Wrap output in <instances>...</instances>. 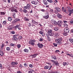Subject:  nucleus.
<instances>
[{"label": "nucleus", "mask_w": 73, "mask_h": 73, "mask_svg": "<svg viewBox=\"0 0 73 73\" xmlns=\"http://www.w3.org/2000/svg\"><path fill=\"white\" fill-rule=\"evenodd\" d=\"M62 40V38L61 37H59L58 39L55 40V41L58 45H61L62 44L61 41Z\"/></svg>", "instance_id": "obj_1"}, {"label": "nucleus", "mask_w": 73, "mask_h": 73, "mask_svg": "<svg viewBox=\"0 0 73 73\" xmlns=\"http://www.w3.org/2000/svg\"><path fill=\"white\" fill-rule=\"evenodd\" d=\"M69 28L66 27L64 29V36H67V35L69 32Z\"/></svg>", "instance_id": "obj_2"}, {"label": "nucleus", "mask_w": 73, "mask_h": 73, "mask_svg": "<svg viewBox=\"0 0 73 73\" xmlns=\"http://www.w3.org/2000/svg\"><path fill=\"white\" fill-rule=\"evenodd\" d=\"M52 62H53L55 65L56 66H58L59 65V63L56 60H51Z\"/></svg>", "instance_id": "obj_3"}, {"label": "nucleus", "mask_w": 73, "mask_h": 73, "mask_svg": "<svg viewBox=\"0 0 73 73\" xmlns=\"http://www.w3.org/2000/svg\"><path fill=\"white\" fill-rule=\"evenodd\" d=\"M52 67V66L51 65H50V66H44V69H49V70H50V69H51Z\"/></svg>", "instance_id": "obj_4"}, {"label": "nucleus", "mask_w": 73, "mask_h": 73, "mask_svg": "<svg viewBox=\"0 0 73 73\" xmlns=\"http://www.w3.org/2000/svg\"><path fill=\"white\" fill-rule=\"evenodd\" d=\"M62 21H58V24L59 27L61 26L62 25Z\"/></svg>", "instance_id": "obj_5"}, {"label": "nucleus", "mask_w": 73, "mask_h": 73, "mask_svg": "<svg viewBox=\"0 0 73 73\" xmlns=\"http://www.w3.org/2000/svg\"><path fill=\"white\" fill-rule=\"evenodd\" d=\"M37 45L38 46L39 48H42V46H43V45L42 44L38 43L37 44Z\"/></svg>", "instance_id": "obj_6"}, {"label": "nucleus", "mask_w": 73, "mask_h": 73, "mask_svg": "<svg viewBox=\"0 0 73 73\" xmlns=\"http://www.w3.org/2000/svg\"><path fill=\"white\" fill-rule=\"evenodd\" d=\"M48 33L49 36H53V35H54V33L53 32H48Z\"/></svg>", "instance_id": "obj_7"}, {"label": "nucleus", "mask_w": 73, "mask_h": 73, "mask_svg": "<svg viewBox=\"0 0 73 73\" xmlns=\"http://www.w3.org/2000/svg\"><path fill=\"white\" fill-rule=\"evenodd\" d=\"M13 25H12L9 26V27H7V29L9 30H11V29H13Z\"/></svg>", "instance_id": "obj_8"}, {"label": "nucleus", "mask_w": 73, "mask_h": 73, "mask_svg": "<svg viewBox=\"0 0 73 73\" xmlns=\"http://www.w3.org/2000/svg\"><path fill=\"white\" fill-rule=\"evenodd\" d=\"M31 3L35 5H36L38 4V2L36 1H33L31 2Z\"/></svg>", "instance_id": "obj_9"}, {"label": "nucleus", "mask_w": 73, "mask_h": 73, "mask_svg": "<svg viewBox=\"0 0 73 73\" xmlns=\"http://www.w3.org/2000/svg\"><path fill=\"white\" fill-rule=\"evenodd\" d=\"M43 3L44 5H48V3H47V1L46 0H43Z\"/></svg>", "instance_id": "obj_10"}, {"label": "nucleus", "mask_w": 73, "mask_h": 73, "mask_svg": "<svg viewBox=\"0 0 73 73\" xmlns=\"http://www.w3.org/2000/svg\"><path fill=\"white\" fill-rule=\"evenodd\" d=\"M55 9L58 12H60V11H61V9L58 7H56Z\"/></svg>", "instance_id": "obj_11"}, {"label": "nucleus", "mask_w": 73, "mask_h": 73, "mask_svg": "<svg viewBox=\"0 0 73 73\" xmlns=\"http://www.w3.org/2000/svg\"><path fill=\"white\" fill-rule=\"evenodd\" d=\"M37 55H38V54H35L33 55H31L30 56H32L33 58H35V57H36L37 56Z\"/></svg>", "instance_id": "obj_12"}, {"label": "nucleus", "mask_w": 73, "mask_h": 73, "mask_svg": "<svg viewBox=\"0 0 73 73\" xmlns=\"http://www.w3.org/2000/svg\"><path fill=\"white\" fill-rule=\"evenodd\" d=\"M39 33L40 35H42V34L44 33V30L42 29H41L40 31H39Z\"/></svg>", "instance_id": "obj_13"}, {"label": "nucleus", "mask_w": 73, "mask_h": 73, "mask_svg": "<svg viewBox=\"0 0 73 73\" xmlns=\"http://www.w3.org/2000/svg\"><path fill=\"white\" fill-rule=\"evenodd\" d=\"M57 16L58 18H61L62 17V15H61V14H58Z\"/></svg>", "instance_id": "obj_14"}, {"label": "nucleus", "mask_w": 73, "mask_h": 73, "mask_svg": "<svg viewBox=\"0 0 73 73\" xmlns=\"http://www.w3.org/2000/svg\"><path fill=\"white\" fill-rule=\"evenodd\" d=\"M0 55L2 56L4 55V53L3 52V51H0Z\"/></svg>", "instance_id": "obj_15"}, {"label": "nucleus", "mask_w": 73, "mask_h": 73, "mask_svg": "<svg viewBox=\"0 0 73 73\" xmlns=\"http://www.w3.org/2000/svg\"><path fill=\"white\" fill-rule=\"evenodd\" d=\"M47 37L48 41H50V40H51V39L50 38V37H49V36L48 35H47Z\"/></svg>", "instance_id": "obj_16"}, {"label": "nucleus", "mask_w": 73, "mask_h": 73, "mask_svg": "<svg viewBox=\"0 0 73 73\" xmlns=\"http://www.w3.org/2000/svg\"><path fill=\"white\" fill-rule=\"evenodd\" d=\"M51 58L54 60H56V56H51Z\"/></svg>", "instance_id": "obj_17"}, {"label": "nucleus", "mask_w": 73, "mask_h": 73, "mask_svg": "<svg viewBox=\"0 0 73 73\" xmlns=\"http://www.w3.org/2000/svg\"><path fill=\"white\" fill-rule=\"evenodd\" d=\"M67 8L68 11H69V12H70V11H71V10H70V7L68 6V7H67Z\"/></svg>", "instance_id": "obj_18"}, {"label": "nucleus", "mask_w": 73, "mask_h": 73, "mask_svg": "<svg viewBox=\"0 0 73 73\" xmlns=\"http://www.w3.org/2000/svg\"><path fill=\"white\" fill-rule=\"evenodd\" d=\"M24 52H26L27 53H28V52L29 51V50L27 49H25L24 50Z\"/></svg>", "instance_id": "obj_19"}, {"label": "nucleus", "mask_w": 73, "mask_h": 73, "mask_svg": "<svg viewBox=\"0 0 73 73\" xmlns=\"http://www.w3.org/2000/svg\"><path fill=\"white\" fill-rule=\"evenodd\" d=\"M54 31H58V28L57 27H54Z\"/></svg>", "instance_id": "obj_20"}, {"label": "nucleus", "mask_w": 73, "mask_h": 73, "mask_svg": "<svg viewBox=\"0 0 73 73\" xmlns=\"http://www.w3.org/2000/svg\"><path fill=\"white\" fill-rule=\"evenodd\" d=\"M69 40L71 42V43H72L73 44V39L72 38L69 39Z\"/></svg>", "instance_id": "obj_21"}, {"label": "nucleus", "mask_w": 73, "mask_h": 73, "mask_svg": "<svg viewBox=\"0 0 73 73\" xmlns=\"http://www.w3.org/2000/svg\"><path fill=\"white\" fill-rule=\"evenodd\" d=\"M8 21H11L12 20V18H11V17H9L8 18Z\"/></svg>", "instance_id": "obj_22"}, {"label": "nucleus", "mask_w": 73, "mask_h": 73, "mask_svg": "<svg viewBox=\"0 0 73 73\" xmlns=\"http://www.w3.org/2000/svg\"><path fill=\"white\" fill-rule=\"evenodd\" d=\"M20 21V20L18 18H17L16 19L14 20V21H15V22H16V21Z\"/></svg>", "instance_id": "obj_23"}, {"label": "nucleus", "mask_w": 73, "mask_h": 73, "mask_svg": "<svg viewBox=\"0 0 73 73\" xmlns=\"http://www.w3.org/2000/svg\"><path fill=\"white\" fill-rule=\"evenodd\" d=\"M7 21H5L3 22V25H6L7 24Z\"/></svg>", "instance_id": "obj_24"}, {"label": "nucleus", "mask_w": 73, "mask_h": 73, "mask_svg": "<svg viewBox=\"0 0 73 73\" xmlns=\"http://www.w3.org/2000/svg\"><path fill=\"white\" fill-rule=\"evenodd\" d=\"M47 1L50 3H52L53 2V1H52V0H47Z\"/></svg>", "instance_id": "obj_25"}, {"label": "nucleus", "mask_w": 73, "mask_h": 73, "mask_svg": "<svg viewBox=\"0 0 73 73\" xmlns=\"http://www.w3.org/2000/svg\"><path fill=\"white\" fill-rule=\"evenodd\" d=\"M13 38L14 40H15V41H17V40H18V39L17 37H14Z\"/></svg>", "instance_id": "obj_26"}, {"label": "nucleus", "mask_w": 73, "mask_h": 73, "mask_svg": "<svg viewBox=\"0 0 73 73\" xmlns=\"http://www.w3.org/2000/svg\"><path fill=\"white\" fill-rule=\"evenodd\" d=\"M49 15H47L46 16H45L44 18H45V19H48L49 18Z\"/></svg>", "instance_id": "obj_27"}, {"label": "nucleus", "mask_w": 73, "mask_h": 73, "mask_svg": "<svg viewBox=\"0 0 73 73\" xmlns=\"http://www.w3.org/2000/svg\"><path fill=\"white\" fill-rule=\"evenodd\" d=\"M27 6L28 8H31V4H27Z\"/></svg>", "instance_id": "obj_28"}, {"label": "nucleus", "mask_w": 73, "mask_h": 73, "mask_svg": "<svg viewBox=\"0 0 73 73\" xmlns=\"http://www.w3.org/2000/svg\"><path fill=\"white\" fill-rule=\"evenodd\" d=\"M5 13L4 12H1V15L2 16H4L5 15Z\"/></svg>", "instance_id": "obj_29"}, {"label": "nucleus", "mask_w": 73, "mask_h": 73, "mask_svg": "<svg viewBox=\"0 0 73 73\" xmlns=\"http://www.w3.org/2000/svg\"><path fill=\"white\" fill-rule=\"evenodd\" d=\"M25 20H26V21H29V20L28 19H27V17H25L24 18Z\"/></svg>", "instance_id": "obj_30"}, {"label": "nucleus", "mask_w": 73, "mask_h": 73, "mask_svg": "<svg viewBox=\"0 0 73 73\" xmlns=\"http://www.w3.org/2000/svg\"><path fill=\"white\" fill-rule=\"evenodd\" d=\"M64 27H68V25L66 23H64Z\"/></svg>", "instance_id": "obj_31"}, {"label": "nucleus", "mask_w": 73, "mask_h": 73, "mask_svg": "<svg viewBox=\"0 0 73 73\" xmlns=\"http://www.w3.org/2000/svg\"><path fill=\"white\" fill-rule=\"evenodd\" d=\"M5 45L4 44H2V45L1 46V49H3V46H4Z\"/></svg>", "instance_id": "obj_32"}, {"label": "nucleus", "mask_w": 73, "mask_h": 73, "mask_svg": "<svg viewBox=\"0 0 73 73\" xmlns=\"http://www.w3.org/2000/svg\"><path fill=\"white\" fill-rule=\"evenodd\" d=\"M29 66L30 68H33V65L32 64H29Z\"/></svg>", "instance_id": "obj_33"}, {"label": "nucleus", "mask_w": 73, "mask_h": 73, "mask_svg": "<svg viewBox=\"0 0 73 73\" xmlns=\"http://www.w3.org/2000/svg\"><path fill=\"white\" fill-rule=\"evenodd\" d=\"M53 45H54V46H57V44L54 43Z\"/></svg>", "instance_id": "obj_34"}, {"label": "nucleus", "mask_w": 73, "mask_h": 73, "mask_svg": "<svg viewBox=\"0 0 73 73\" xmlns=\"http://www.w3.org/2000/svg\"><path fill=\"white\" fill-rule=\"evenodd\" d=\"M23 12H24L25 13H27L28 12V11H27V10L25 9L23 10Z\"/></svg>", "instance_id": "obj_35"}, {"label": "nucleus", "mask_w": 73, "mask_h": 73, "mask_svg": "<svg viewBox=\"0 0 73 73\" xmlns=\"http://www.w3.org/2000/svg\"><path fill=\"white\" fill-rule=\"evenodd\" d=\"M11 33H12V34H15V32L13 31H11Z\"/></svg>", "instance_id": "obj_36"}, {"label": "nucleus", "mask_w": 73, "mask_h": 73, "mask_svg": "<svg viewBox=\"0 0 73 73\" xmlns=\"http://www.w3.org/2000/svg\"><path fill=\"white\" fill-rule=\"evenodd\" d=\"M17 47H18V48H20V47H21V45L20 44H18L17 45Z\"/></svg>", "instance_id": "obj_37"}, {"label": "nucleus", "mask_w": 73, "mask_h": 73, "mask_svg": "<svg viewBox=\"0 0 73 73\" xmlns=\"http://www.w3.org/2000/svg\"><path fill=\"white\" fill-rule=\"evenodd\" d=\"M11 65H12V66H14V65H15V62H12L11 63Z\"/></svg>", "instance_id": "obj_38"}, {"label": "nucleus", "mask_w": 73, "mask_h": 73, "mask_svg": "<svg viewBox=\"0 0 73 73\" xmlns=\"http://www.w3.org/2000/svg\"><path fill=\"white\" fill-rule=\"evenodd\" d=\"M50 73H56V72H53V71H52V70H50Z\"/></svg>", "instance_id": "obj_39"}, {"label": "nucleus", "mask_w": 73, "mask_h": 73, "mask_svg": "<svg viewBox=\"0 0 73 73\" xmlns=\"http://www.w3.org/2000/svg\"><path fill=\"white\" fill-rule=\"evenodd\" d=\"M69 44V43L68 42H67L66 43L64 44V45H68Z\"/></svg>", "instance_id": "obj_40"}, {"label": "nucleus", "mask_w": 73, "mask_h": 73, "mask_svg": "<svg viewBox=\"0 0 73 73\" xmlns=\"http://www.w3.org/2000/svg\"><path fill=\"white\" fill-rule=\"evenodd\" d=\"M43 40H44V39H43L42 38H40L39 39V40L40 41H43Z\"/></svg>", "instance_id": "obj_41"}, {"label": "nucleus", "mask_w": 73, "mask_h": 73, "mask_svg": "<svg viewBox=\"0 0 73 73\" xmlns=\"http://www.w3.org/2000/svg\"><path fill=\"white\" fill-rule=\"evenodd\" d=\"M66 65V62H64L63 63V65L64 66H65Z\"/></svg>", "instance_id": "obj_42"}, {"label": "nucleus", "mask_w": 73, "mask_h": 73, "mask_svg": "<svg viewBox=\"0 0 73 73\" xmlns=\"http://www.w3.org/2000/svg\"><path fill=\"white\" fill-rule=\"evenodd\" d=\"M55 53H57L58 52H60V50H56L55 51Z\"/></svg>", "instance_id": "obj_43"}, {"label": "nucleus", "mask_w": 73, "mask_h": 73, "mask_svg": "<svg viewBox=\"0 0 73 73\" xmlns=\"http://www.w3.org/2000/svg\"><path fill=\"white\" fill-rule=\"evenodd\" d=\"M11 48L10 47H8L7 48V50H9Z\"/></svg>", "instance_id": "obj_44"}, {"label": "nucleus", "mask_w": 73, "mask_h": 73, "mask_svg": "<svg viewBox=\"0 0 73 73\" xmlns=\"http://www.w3.org/2000/svg\"><path fill=\"white\" fill-rule=\"evenodd\" d=\"M30 45H33H33H35V43L34 42H33Z\"/></svg>", "instance_id": "obj_45"}, {"label": "nucleus", "mask_w": 73, "mask_h": 73, "mask_svg": "<svg viewBox=\"0 0 73 73\" xmlns=\"http://www.w3.org/2000/svg\"><path fill=\"white\" fill-rule=\"evenodd\" d=\"M14 12H15L17 13V9H14Z\"/></svg>", "instance_id": "obj_46"}, {"label": "nucleus", "mask_w": 73, "mask_h": 73, "mask_svg": "<svg viewBox=\"0 0 73 73\" xmlns=\"http://www.w3.org/2000/svg\"><path fill=\"white\" fill-rule=\"evenodd\" d=\"M24 65L25 66L27 67V66L28 65L26 63H25L24 64Z\"/></svg>", "instance_id": "obj_47"}, {"label": "nucleus", "mask_w": 73, "mask_h": 73, "mask_svg": "<svg viewBox=\"0 0 73 73\" xmlns=\"http://www.w3.org/2000/svg\"><path fill=\"white\" fill-rule=\"evenodd\" d=\"M53 10H52V9H51L50 10V13H53Z\"/></svg>", "instance_id": "obj_48"}, {"label": "nucleus", "mask_w": 73, "mask_h": 73, "mask_svg": "<svg viewBox=\"0 0 73 73\" xmlns=\"http://www.w3.org/2000/svg\"><path fill=\"white\" fill-rule=\"evenodd\" d=\"M54 23L55 24V25H57V24H58V23H57L56 22H54Z\"/></svg>", "instance_id": "obj_49"}, {"label": "nucleus", "mask_w": 73, "mask_h": 73, "mask_svg": "<svg viewBox=\"0 0 73 73\" xmlns=\"http://www.w3.org/2000/svg\"><path fill=\"white\" fill-rule=\"evenodd\" d=\"M52 32V30H49L48 32H48Z\"/></svg>", "instance_id": "obj_50"}, {"label": "nucleus", "mask_w": 73, "mask_h": 73, "mask_svg": "<svg viewBox=\"0 0 73 73\" xmlns=\"http://www.w3.org/2000/svg\"><path fill=\"white\" fill-rule=\"evenodd\" d=\"M10 45L11 46H14V44L11 43Z\"/></svg>", "instance_id": "obj_51"}, {"label": "nucleus", "mask_w": 73, "mask_h": 73, "mask_svg": "<svg viewBox=\"0 0 73 73\" xmlns=\"http://www.w3.org/2000/svg\"><path fill=\"white\" fill-rule=\"evenodd\" d=\"M17 14L18 15H19V16H21V14H20V12H18L17 13Z\"/></svg>", "instance_id": "obj_52"}, {"label": "nucleus", "mask_w": 73, "mask_h": 73, "mask_svg": "<svg viewBox=\"0 0 73 73\" xmlns=\"http://www.w3.org/2000/svg\"><path fill=\"white\" fill-rule=\"evenodd\" d=\"M54 13H58V11H57V10H55L54 11Z\"/></svg>", "instance_id": "obj_53"}, {"label": "nucleus", "mask_w": 73, "mask_h": 73, "mask_svg": "<svg viewBox=\"0 0 73 73\" xmlns=\"http://www.w3.org/2000/svg\"><path fill=\"white\" fill-rule=\"evenodd\" d=\"M33 42L31 41H29V44H31V43H32Z\"/></svg>", "instance_id": "obj_54"}, {"label": "nucleus", "mask_w": 73, "mask_h": 73, "mask_svg": "<svg viewBox=\"0 0 73 73\" xmlns=\"http://www.w3.org/2000/svg\"><path fill=\"white\" fill-rule=\"evenodd\" d=\"M56 17V15L54 14L53 15H52V17L54 18H55V17Z\"/></svg>", "instance_id": "obj_55"}, {"label": "nucleus", "mask_w": 73, "mask_h": 73, "mask_svg": "<svg viewBox=\"0 0 73 73\" xmlns=\"http://www.w3.org/2000/svg\"><path fill=\"white\" fill-rule=\"evenodd\" d=\"M28 73H33L32 72V71H29Z\"/></svg>", "instance_id": "obj_56"}, {"label": "nucleus", "mask_w": 73, "mask_h": 73, "mask_svg": "<svg viewBox=\"0 0 73 73\" xmlns=\"http://www.w3.org/2000/svg\"><path fill=\"white\" fill-rule=\"evenodd\" d=\"M69 56H70V57H73V56L71 54H70L69 55Z\"/></svg>", "instance_id": "obj_57"}, {"label": "nucleus", "mask_w": 73, "mask_h": 73, "mask_svg": "<svg viewBox=\"0 0 73 73\" xmlns=\"http://www.w3.org/2000/svg\"><path fill=\"white\" fill-rule=\"evenodd\" d=\"M17 73H21V71H18L17 72Z\"/></svg>", "instance_id": "obj_58"}, {"label": "nucleus", "mask_w": 73, "mask_h": 73, "mask_svg": "<svg viewBox=\"0 0 73 73\" xmlns=\"http://www.w3.org/2000/svg\"><path fill=\"white\" fill-rule=\"evenodd\" d=\"M41 11H42V12H45V10L44 9H42L41 10Z\"/></svg>", "instance_id": "obj_59"}, {"label": "nucleus", "mask_w": 73, "mask_h": 73, "mask_svg": "<svg viewBox=\"0 0 73 73\" xmlns=\"http://www.w3.org/2000/svg\"><path fill=\"white\" fill-rule=\"evenodd\" d=\"M66 11V9H64V11H63V12H65Z\"/></svg>", "instance_id": "obj_60"}, {"label": "nucleus", "mask_w": 73, "mask_h": 73, "mask_svg": "<svg viewBox=\"0 0 73 73\" xmlns=\"http://www.w3.org/2000/svg\"><path fill=\"white\" fill-rule=\"evenodd\" d=\"M8 2L9 3H11V0H8Z\"/></svg>", "instance_id": "obj_61"}, {"label": "nucleus", "mask_w": 73, "mask_h": 73, "mask_svg": "<svg viewBox=\"0 0 73 73\" xmlns=\"http://www.w3.org/2000/svg\"><path fill=\"white\" fill-rule=\"evenodd\" d=\"M20 67V68H22L23 67V66H22V65H21V64H20L19 66Z\"/></svg>", "instance_id": "obj_62"}, {"label": "nucleus", "mask_w": 73, "mask_h": 73, "mask_svg": "<svg viewBox=\"0 0 73 73\" xmlns=\"http://www.w3.org/2000/svg\"><path fill=\"white\" fill-rule=\"evenodd\" d=\"M70 23H71V24H73V21H70Z\"/></svg>", "instance_id": "obj_63"}, {"label": "nucleus", "mask_w": 73, "mask_h": 73, "mask_svg": "<svg viewBox=\"0 0 73 73\" xmlns=\"http://www.w3.org/2000/svg\"><path fill=\"white\" fill-rule=\"evenodd\" d=\"M70 31L72 33H73V29L71 30Z\"/></svg>", "instance_id": "obj_64"}]
</instances>
